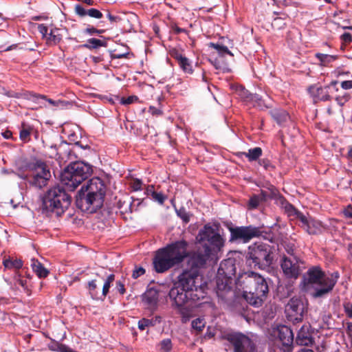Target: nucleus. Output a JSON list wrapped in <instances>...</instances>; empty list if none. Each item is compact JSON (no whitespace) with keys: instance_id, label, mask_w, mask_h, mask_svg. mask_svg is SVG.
<instances>
[{"instance_id":"obj_60","label":"nucleus","mask_w":352,"mask_h":352,"mask_svg":"<svg viewBox=\"0 0 352 352\" xmlns=\"http://www.w3.org/2000/svg\"><path fill=\"white\" fill-rule=\"evenodd\" d=\"M34 95V93L32 92H28V91H26V92H24L23 94H21L22 97L25 99V100H31V98Z\"/></svg>"},{"instance_id":"obj_61","label":"nucleus","mask_w":352,"mask_h":352,"mask_svg":"<svg viewBox=\"0 0 352 352\" xmlns=\"http://www.w3.org/2000/svg\"><path fill=\"white\" fill-rule=\"evenodd\" d=\"M342 38L343 40L345 41V42H351V40H352V36L351 35V34L349 33H344V34H342Z\"/></svg>"},{"instance_id":"obj_42","label":"nucleus","mask_w":352,"mask_h":352,"mask_svg":"<svg viewBox=\"0 0 352 352\" xmlns=\"http://www.w3.org/2000/svg\"><path fill=\"white\" fill-rule=\"evenodd\" d=\"M153 325L154 322L151 320L147 318H142L138 322V328L141 331H144L146 327Z\"/></svg>"},{"instance_id":"obj_33","label":"nucleus","mask_w":352,"mask_h":352,"mask_svg":"<svg viewBox=\"0 0 352 352\" xmlns=\"http://www.w3.org/2000/svg\"><path fill=\"white\" fill-rule=\"evenodd\" d=\"M87 289L89 291V294L91 295L93 299H101L102 296L100 295V293L98 290V287L96 284V280H92L88 283Z\"/></svg>"},{"instance_id":"obj_39","label":"nucleus","mask_w":352,"mask_h":352,"mask_svg":"<svg viewBox=\"0 0 352 352\" xmlns=\"http://www.w3.org/2000/svg\"><path fill=\"white\" fill-rule=\"evenodd\" d=\"M210 46L215 49L221 56H223L224 54H229L232 56H233V54L226 46L213 43H210Z\"/></svg>"},{"instance_id":"obj_16","label":"nucleus","mask_w":352,"mask_h":352,"mask_svg":"<svg viewBox=\"0 0 352 352\" xmlns=\"http://www.w3.org/2000/svg\"><path fill=\"white\" fill-rule=\"evenodd\" d=\"M217 295L219 298L224 301H228L233 296L234 292L232 290V279L225 278L223 276L218 277L217 276Z\"/></svg>"},{"instance_id":"obj_22","label":"nucleus","mask_w":352,"mask_h":352,"mask_svg":"<svg viewBox=\"0 0 352 352\" xmlns=\"http://www.w3.org/2000/svg\"><path fill=\"white\" fill-rule=\"evenodd\" d=\"M296 342L298 345L302 346H309L312 344L313 339L310 335L307 326H302L298 331Z\"/></svg>"},{"instance_id":"obj_36","label":"nucleus","mask_w":352,"mask_h":352,"mask_svg":"<svg viewBox=\"0 0 352 352\" xmlns=\"http://www.w3.org/2000/svg\"><path fill=\"white\" fill-rule=\"evenodd\" d=\"M115 280V275L111 274L109 275L107 278V279L104 281V283L102 287V291L101 293L102 298H105L109 292V289L111 287V285L113 283V282Z\"/></svg>"},{"instance_id":"obj_6","label":"nucleus","mask_w":352,"mask_h":352,"mask_svg":"<svg viewBox=\"0 0 352 352\" xmlns=\"http://www.w3.org/2000/svg\"><path fill=\"white\" fill-rule=\"evenodd\" d=\"M243 284L246 301L254 307L261 306L269 292L266 280L258 274L250 272L245 274Z\"/></svg>"},{"instance_id":"obj_10","label":"nucleus","mask_w":352,"mask_h":352,"mask_svg":"<svg viewBox=\"0 0 352 352\" xmlns=\"http://www.w3.org/2000/svg\"><path fill=\"white\" fill-rule=\"evenodd\" d=\"M27 168L31 172V179L29 182L32 186L42 188L47 185L51 173L45 162L35 160L28 164Z\"/></svg>"},{"instance_id":"obj_23","label":"nucleus","mask_w":352,"mask_h":352,"mask_svg":"<svg viewBox=\"0 0 352 352\" xmlns=\"http://www.w3.org/2000/svg\"><path fill=\"white\" fill-rule=\"evenodd\" d=\"M75 12L80 17L89 16L94 19H100L103 16L102 13L100 10L96 8H89L87 10L80 5H76Z\"/></svg>"},{"instance_id":"obj_56","label":"nucleus","mask_w":352,"mask_h":352,"mask_svg":"<svg viewBox=\"0 0 352 352\" xmlns=\"http://www.w3.org/2000/svg\"><path fill=\"white\" fill-rule=\"evenodd\" d=\"M286 210L288 212L289 214H295L297 217V213H301L299 211H297L292 205L287 204L285 206Z\"/></svg>"},{"instance_id":"obj_58","label":"nucleus","mask_w":352,"mask_h":352,"mask_svg":"<svg viewBox=\"0 0 352 352\" xmlns=\"http://www.w3.org/2000/svg\"><path fill=\"white\" fill-rule=\"evenodd\" d=\"M116 289L121 294H124L125 293L124 285L120 281L116 282Z\"/></svg>"},{"instance_id":"obj_5","label":"nucleus","mask_w":352,"mask_h":352,"mask_svg":"<svg viewBox=\"0 0 352 352\" xmlns=\"http://www.w3.org/2000/svg\"><path fill=\"white\" fill-rule=\"evenodd\" d=\"M338 278V272L324 274L320 267H313L303 276V288L307 291L313 289L314 298L322 297L333 289Z\"/></svg>"},{"instance_id":"obj_63","label":"nucleus","mask_w":352,"mask_h":352,"mask_svg":"<svg viewBox=\"0 0 352 352\" xmlns=\"http://www.w3.org/2000/svg\"><path fill=\"white\" fill-rule=\"evenodd\" d=\"M2 135H3V136L6 139H9V138H10L12 137V132H11V131H6L3 132V133H2Z\"/></svg>"},{"instance_id":"obj_18","label":"nucleus","mask_w":352,"mask_h":352,"mask_svg":"<svg viewBox=\"0 0 352 352\" xmlns=\"http://www.w3.org/2000/svg\"><path fill=\"white\" fill-rule=\"evenodd\" d=\"M276 333L283 345L290 346L292 344L294 333L289 327L285 325L280 326L276 329Z\"/></svg>"},{"instance_id":"obj_13","label":"nucleus","mask_w":352,"mask_h":352,"mask_svg":"<svg viewBox=\"0 0 352 352\" xmlns=\"http://www.w3.org/2000/svg\"><path fill=\"white\" fill-rule=\"evenodd\" d=\"M230 233L231 241L241 240L248 243L254 237L260 236L261 231L258 228L250 226L230 228Z\"/></svg>"},{"instance_id":"obj_46","label":"nucleus","mask_w":352,"mask_h":352,"mask_svg":"<svg viewBox=\"0 0 352 352\" xmlns=\"http://www.w3.org/2000/svg\"><path fill=\"white\" fill-rule=\"evenodd\" d=\"M104 32V30H98L94 27H89V28H87L86 29H85L84 30V32L87 34H89V35H93V34H102Z\"/></svg>"},{"instance_id":"obj_26","label":"nucleus","mask_w":352,"mask_h":352,"mask_svg":"<svg viewBox=\"0 0 352 352\" xmlns=\"http://www.w3.org/2000/svg\"><path fill=\"white\" fill-rule=\"evenodd\" d=\"M315 56L319 61V65L322 67H329L330 64L338 59V57L336 55H329L322 53H316Z\"/></svg>"},{"instance_id":"obj_57","label":"nucleus","mask_w":352,"mask_h":352,"mask_svg":"<svg viewBox=\"0 0 352 352\" xmlns=\"http://www.w3.org/2000/svg\"><path fill=\"white\" fill-rule=\"evenodd\" d=\"M341 87L344 89H352V79L350 80H345L341 82Z\"/></svg>"},{"instance_id":"obj_30","label":"nucleus","mask_w":352,"mask_h":352,"mask_svg":"<svg viewBox=\"0 0 352 352\" xmlns=\"http://www.w3.org/2000/svg\"><path fill=\"white\" fill-rule=\"evenodd\" d=\"M5 280L10 284L14 289H19V287H21L24 290H28V285H27V280L25 279L21 278V276L20 274H19L17 272L14 275V285H12L11 282H9V280L7 278H5Z\"/></svg>"},{"instance_id":"obj_31","label":"nucleus","mask_w":352,"mask_h":352,"mask_svg":"<svg viewBox=\"0 0 352 352\" xmlns=\"http://www.w3.org/2000/svg\"><path fill=\"white\" fill-rule=\"evenodd\" d=\"M46 99V96L44 95H34L31 98V102H32V105L30 108L32 110H36L39 108H43L45 107L43 100Z\"/></svg>"},{"instance_id":"obj_45","label":"nucleus","mask_w":352,"mask_h":352,"mask_svg":"<svg viewBox=\"0 0 352 352\" xmlns=\"http://www.w3.org/2000/svg\"><path fill=\"white\" fill-rule=\"evenodd\" d=\"M177 215L185 222L188 223L190 221L189 214L183 208L177 211Z\"/></svg>"},{"instance_id":"obj_7","label":"nucleus","mask_w":352,"mask_h":352,"mask_svg":"<svg viewBox=\"0 0 352 352\" xmlns=\"http://www.w3.org/2000/svg\"><path fill=\"white\" fill-rule=\"evenodd\" d=\"M71 204V197L60 186L50 188L42 199V210L47 214L54 212L61 215Z\"/></svg>"},{"instance_id":"obj_8","label":"nucleus","mask_w":352,"mask_h":352,"mask_svg":"<svg viewBox=\"0 0 352 352\" xmlns=\"http://www.w3.org/2000/svg\"><path fill=\"white\" fill-rule=\"evenodd\" d=\"M245 258L250 267L265 270L273 264V248L267 243L255 242L248 247Z\"/></svg>"},{"instance_id":"obj_55","label":"nucleus","mask_w":352,"mask_h":352,"mask_svg":"<svg viewBox=\"0 0 352 352\" xmlns=\"http://www.w3.org/2000/svg\"><path fill=\"white\" fill-rule=\"evenodd\" d=\"M142 183L140 179H135L131 183V188L134 190H139L142 188Z\"/></svg>"},{"instance_id":"obj_54","label":"nucleus","mask_w":352,"mask_h":352,"mask_svg":"<svg viewBox=\"0 0 352 352\" xmlns=\"http://www.w3.org/2000/svg\"><path fill=\"white\" fill-rule=\"evenodd\" d=\"M280 4L283 6L287 7V6H298V3L294 1V0H282L280 1Z\"/></svg>"},{"instance_id":"obj_38","label":"nucleus","mask_w":352,"mask_h":352,"mask_svg":"<svg viewBox=\"0 0 352 352\" xmlns=\"http://www.w3.org/2000/svg\"><path fill=\"white\" fill-rule=\"evenodd\" d=\"M160 352H170L173 345L170 339L166 338L162 340L158 344Z\"/></svg>"},{"instance_id":"obj_50","label":"nucleus","mask_w":352,"mask_h":352,"mask_svg":"<svg viewBox=\"0 0 352 352\" xmlns=\"http://www.w3.org/2000/svg\"><path fill=\"white\" fill-rule=\"evenodd\" d=\"M344 309L349 318H352V302H348L344 305Z\"/></svg>"},{"instance_id":"obj_11","label":"nucleus","mask_w":352,"mask_h":352,"mask_svg":"<svg viewBox=\"0 0 352 352\" xmlns=\"http://www.w3.org/2000/svg\"><path fill=\"white\" fill-rule=\"evenodd\" d=\"M280 267L287 278L296 279L305 266L299 258L292 254L283 256L280 261Z\"/></svg>"},{"instance_id":"obj_35","label":"nucleus","mask_w":352,"mask_h":352,"mask_svg":"<svg viewBox=\"0 0 352 352\" xmlns=\"http://www.w3.org/2000/svg\"><path fill=\"white\" fill-rule=\"evenodd\" d=\"M32 128L25 124H22L21 129L20 130L19 137L20 139L24 142H28L30 139V134L32 133Z\"/></svg>"},{"instance_id":"obj_53","label":"nucleus","mask_w":352,"mask_h":352,"mask_svg":"<svg viewBox=\"0 0 352 352\" xmlns=\"http://www.w3.org/2000/svg\"><path fill=\"white\" fill-rule=\"evenodd\" d=\"M145 273V270L143 267H138L133 272L132 277L137 278Z\"/></svg>"},{"instance_id":"obj_15","label":"nucleus","mask_w":352,"mask_h":352,"mask_svg":"<svg viewBox=\"0 0 352 352\" xmlns=\"http://www.w3.org/2000/svg\"><path fill=\"white\" fill-rule=\"evenodd\" d=\"M305 309L303 302L297 298H292L286 306V313L290 320L299 322L302 319Z\"/></svg>"},{"instance_id":"obj_43","label":"nucleus","mask_w":352,"mask_h":352,"mask_svg":"<svg viewBox=\"0 0 352 352\" xmlns=\"http://www.w3.org/2000/svg\"><path fill=\"white\" fill-rule=\"evenodd\" d=\"M260 166H263L266 170L272 171L274 169V166L268 159H262L258 161Z\"/></svg>"},{"instance_id":"obj_24","label":"nucleus","mask_w":352,"mask_h":352,"mask_svg":"<svg viewBox=\"0 0 352 352\" xmlns=\"http://www.w3.org/2000/svg\"><path fill=\"white\" fill-rule=\"evenodd\" d=\"M31 267L34 272L40 278L47 277L50 273L49 271L37 259L32 258L31 260Z\"/></svg>"},{"instance_id":"obj_2","label":"nucleus","mask_w":352,"mask_h":352,"mask_svg":"<svg viewBox=\"0 0 352 352\" xmlns=\"http://www.w3.org/2000/svg\"><path fill=\"white\" fill-rule=\"evenodd\" d=\"M202 249L194 252L190 259L192 267H203L207 261H217L224 245V240L210 226H205L199 233Z\"/></svg>"},{"instance_id":"obj_20","label":"nucleus","mask_w":352,"mask_h":352,"mask_svg":"<svg viewBox=\"0 0 352 352\" xmlns=\"http://www.w3.org/2000/svg\"><path fill=\"white\" fill-rule=\"evenodd\" d=\"M247 91H244V97L247 100L250 101L252 104L255 107H257L258 108L261 109H263L265 108H268L270 106V98L266 96V98H263L262 96H259L258 94H247Z\"/></svg>"},{"instance_id":"obj_48","label":"nucleus","mask_w":352,"mask_h":352,"mask_svg":"<svg viewBox=\"0 0 352 352\" xmlns=\"http://www.w3.org/2000/svg\"><path fill=\"white\" fill-rule=\"evenodd\" d=\"M138 97L135 96H131L128 98H122L121 103L124 105L130 104L138 100Z\"/></svg>"},{"instance_id":"obj_41","label":"nucleus","mask_w":352,"mask_h":352,"mask_svg":"<svg viewBox=\"0 0 352 352\" xmlns=\"http://www.w3.org/2000/svg\"><path fill=\"white\" fill-rule=\"evenodd\" d=\"M350 99V94L346 92H343L336 97V100L338 104L342 107Z\"/></svg>"},{"instance_id":"obj_47","label":"nucleus","mask_w":352,"mask_h":352,"mask_svg":"<svg viewBox=\"0 0 352 352\" xmlns=\"http://www.w3.org/2000/svg\"><path fill=\"white\" fill-rule=\"evenodd\" d=\"M261 200V199L258 196L254 195L250 198L249 205L252 208H255L258 206Z\"/></svg>"},{"instance_id":"obj_44","label":"nucleus","mask_w":352,"mask_h":352,"mask_svg":"<svg viewBox=\"0 0 352 352\" xmlns=\"http://www.w3.org/2000/svg\"><path fill=\"white\" fill-rule=\"evenodd\" d=\"M151 197L160 204H163L166 199V197L162 193L155 191H151Z\"/></svg>"},{"instance_id":"obj_3","label":"nucleus","mask_w":352,"mask_h":352,"mask_svg":"<svg viewBox=\"0 0 352 352\" xmlns=\"http://www.w3.org/2000/svg\"><path fill=\"white\" fill-rule=\"evenodd\" d=\"M187 243L179 241L159 249L153 258V265L158 273H164L179 265L188 256Z\"/></svg>"},{"instance_id":"obj_64","label":"nucleus","mask_w":352,"mask_h":352,"mask_svg":"<svg viewBox=\"0 0 352 352\" xmlns=\"http://www.w3.org/2000/svg\"><path fill=\"white\" fill-rule=\"evenodd\" d=\"M348 251H349V258L352 261V243L349 245Z\"/></svg>"},{"instance_id":"obj_12","label":"nucleus","mask_w":352,"mask_h":352,"mask_svg":"<svg viewBox=\"0 0 352 352\" xmlns=\"http://www.w3.org/2000/svg\"><path fill=\"white\" fill-rule=\"evenodd\" d=\"M226 338L233 346L234 352H260L254 342L242 333H230Z\"/></svg>"},{"instance_id":"obj_49","label":"nucleus","mask_w":352,"mask_h":352,"mask_svg":"<svg viewBox=\"0 0 352 352\" xmlns=\"http://www.w3.org/2000/svg\"><path fill=\"white\" fill-rule=\"evenodd\" d=\"M38 30L42 34L43 38L45 39L49 34L48 28L44 24H39Z\"/></svg>"},{"instance_id":"obj_62","label":"nucleus","mask_w":352,"mask_h":352,"mask_svg":"<svg viewBox=\"0 0 352 352\" xmlns=\"http://www.w3.org/2000/svg\"><path fill=\"white\" fill-rule=\"evenodd\" d=\"M107 18L109 19L110 21L114 22L117 21L118 19H120L118 16H115L111 15L110 13L107 14Z\"/></svg>"},{"instance_id":"obj_9","label":"nucleus","mask_w":352,"mask_h":352,"mask_svg":"<svg viewBox=\"0 0 352 352\" xmlns=\"http://www.w3.org/2000/svg\"><path fill=\"white\" fill-rule=\"evenodd\" d=\"M92 172L91 166L82 162L70 164L61 174V182L69 190H75Z\"/></svg>"},{"instance_id":"obj_34","label":"nucleus","mask_w":352,"mask_h":352,"mask_svg":"<svg viewBox=\"0 0 352 352\" xmlns=\"http://www.w3.org/2000/svg\"><path fill=\"white\" fill-rule=\"evenodd\" d=\"M3 264L6 269L14 268L19 270L23 266V262L20 259L12 260L7 258L3 261Z\"/></svg>"},{"instance_id":"obj_19","label":"nucleus","mask_w":352,"mask_h":352,"mask_svg":"<svg viewBox=\"0 0 352 352\" xmlns=\"http://www.w3.org/2000/svg\"><path fill=\"white\" fill-rule=\"evenodd\" d=\"M236 268L234 261L228 259L222 261L217 271L218 277L223 276L225 278L232 279V276L235 274Z\"/></svg>"},{"instance_id":"obj_52","label":"nucleus","mask_w":352,"mask_h":352,"mask_svg":"<svg viewBox=\"0 0 352 352\" xmlns=\"http://www.w3.org/2000/svg\"><path fill=\"white\" fill-rule=\"evenodd\" d=\"M45 100L47 101L49 104H50L54 107H60V106L63 107L64 104L65 103V102L61 101V100H54L52 99L47 98Z\"/></svg>"},{"instance_id":"obj_17","label":"nucleus","mask_w":352,"mask_h":352,"mask_svg":"<svg viewBox=\"0 0 352 352\" xmlns=\"http://www.w3.org/2000/svg\"><path fill=\"white\" fill-rule=\"evenodd\" d=\"M170 55L177 61L178 65L184 73L188 74H192L193 69L192 63L188 58L183 56L182 53L177 50H173L170 52Z\"/></svg>"},{"instance_id":"obj_27","label":"nucleus","mask_w":352,"mask_h":352,"mask_svg":"<svg viewBox=\"0 0 352 352\" xmlns=\"http://www.w3.org/2000/svg\"><path fill=\"white\" fill-rule=\"evenodd\" d=\"M61 39L62 36L59 33V30L55 28L50 30L47 38H45V41L48 45H55L58 44L61 41Z\"/></svg>"},{"instance_id":"obj_40","label":"nucleus","mask_w":352,"mask_h":352,"mask_svg":"<svg viewBox=\"0 0 352 352\" xmlns=\"http://www.w3.org/2000/svg\"><path fill=\"white\" fill-rule=\"evenodd\" d=\"M205 322L204 319L201 318H196L193 320L191 322L192 328L197 331V332H201L205 327Z\"/></svg>"},{"instance_id":"obj_4","label":"nucleus","mask_w":352,"mask_h":352,"mask_svg":"<svg viewBox=\"0 0 352 352\" xmlns=\"http://www.w3.org/2000/svg\"><path fill=\"white\" fill-rule=\"evenodd\" d=\"M104 195L105 186L103 182L98 177H94L78 192L77 206L83 211L94 212L102 207Z\"/></svg>"},{"instance_id":"obj_28","label":"nucleus","mask_w":352,"mask_h":352,"mask_svg":"<svg viewBox=\"0 0 352 352\" xmlns=\"http://www.w3.org/2000/svg\"><path fill=\"white\" fill-rule=\"evenodd\" d=\"M271 115L278 124L285 123L289 118V114L285 110L281 109L272 110Z\"/></svg>"},{"instance_id":"obj_37","label":"nucleus","mask_w":352,"mask_h":352,"mask_svg":"<svg viewBox=\"0 0 352 352\" xmlns=\"http://www.w3.org/2000/svg\"><path fill=\"white\" fill-rule=\"evenodd\" d=\"M49 349L51 351L58 352H69L71 349L65 344L59 342H52L49 344Z\"/></svg>"},{"instance_id":"obj_25","label":"nucleus","mask_w":352,"mask_h":352,"mask_svg":"<svg viewBox=\"0 0 352 352\" xmlns=\"http://www.w3.org/2000/svg\"><path fill=\"white\" fill-rule=\"evenodd\" d=\"M337 84V81H332L329 85L322 87H317L316 90V95L319 100L322 101H327L331 99V96L329 94V89L331 87H335Z\"/></svg>"},{"instance_id":"obj_59","label":"nucleus","mask_w":352,"mask_h":352,"mask_svg":"<svg viewBox=\"0 0 352 352\" xmlns=\"http://www.w3.org/2000/svg\"><path fill=\"white\" fill-rule=\"evenodd\" d=\"M344 214L346 217L352 218V206H349L344 210Z\"/></svg>"},{"instance_id":"obj_51","label":"nucleus","mask_w":352,"mask_h":352,"mask_svg":"<svg viewBox=\"0 0 352 352\" xmlns=\"http://www.w3.org/2000/svg\"><path fill=\"white\" fill-rule=\"evenodd\" d=\"M285 25L283 20L280 18H276L272 22V26L276 28H281Z\"/></svg>"},{"instance_id":"obj_1","label":"nucleus","mask_w":352,"mask_h":352,"mask_svg":"<svg viewBox=\"0 0 352 352\" xmlns=\"http://www.w3.org/2000/svg\"><path fill=\"white\" fill-rule=\"evenodd\" d=\"M204 288L199 274L192 270H186L178 276V280L168 292L171 307L185 317L192 306V302L204 298Z\"/></svg>"},{"instance_id":"obj_29","label":"nucleus","mask_w":352,"mask_h":352,"mask_svg":"<svg viewBox=\"0 0 352 352\" xmlns=\"http://www.w3.org/2000/svg\"><path fill=\"white\" fill-rule=\"evenodd\" d=\"M262 149L260 147L250 148L248 152H243L242 155L248 159L249 162L256 161L262 155Z\"/></svg>"},{"instance_id":"obj_21","label":"nucleus","mask_w":352,"mask_h":352,"mask_svg":"<svg viewBox=\"0 0 352 352\" xmlns=\"http://www.w3.org/2000/svg\"><path fill=\"white\" fill-rule=\"evenodd\" d=\"M159 294L155 289H149L143 295V302L151 309L157 307L158 303Z\"/></svg>"},{"instance_id":"obj_32","label":"nucleus","mask_w":352,"mask_h":352,"mask_svg":"<svg viewBox=\"0 0 352 352\" xmlns=\"http://www.w3.org/2000/svg\"><path fill=\"white\" fill-rule=\"evenodd\" d=\"M83 47L89 50L98 49L100 47H106L107 42L98 38H92L87 40V43L84 44Z\"/></svg>"},{"instance_id":"obj_14","label":"nucleus","mask_w":352,"mask_h":352,"mask_svg":"<svg viewBox=\"0 0 352 352\" xmlns=\"http://www.w3.org/2000/svg\"><path fill=\"white\" fill-rule=\"evenodd\" d=\"M297 219L301 223V228L309 234H319L324 230L322 223L310 216H306L302 213H297Z\"/></svg>"}]
</instances>
